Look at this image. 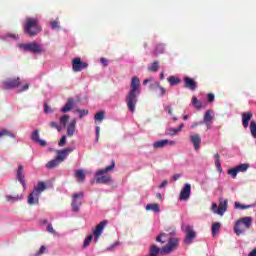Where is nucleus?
Masks as SVG:
<instances>
[{
	"instance_id": "a878e982",
	"label": "nucleus",
	"mask_w": 256,
	"mask_h": 256,
	"mask_svg": "<svg viewBox=\"0 0 256 256\" xmlns=\"http://www.w3.org/2000/svg\"><path fill=\"white\" fill-rule=\"evenodd\" d=\"M3 137H11L12 139H15L16 134L12 133L11 131L7 129L0 130V139H3Z\"/></svg>"
},
{
	"instance_id": "9d476101",
	"label": "nucleus",
	"mask_w": 256,
	"mask_h": 256,
	"mask_svg": "<svg viewBox=\"0 0 256 256\" xmlns=\"http://www.w3.org/2000/svg\"><path fill=\"white\" fill-rule=\"evenodd\" d=\"M213 119H215L213 110H207L203 116L202 123L206 125L207 129H211V127H213Z\"/></svg>"
},
{
	"instance_id": "6e6552de",
	"label": "nucleus",
	"mask_w": 256,
	"mask_h": 256,
	"mask_svg": "<svg viewBox=\"0 0 256 256\" xmlns=\"http://www.w3.org/2000/svg\"><path fill=\"white\" fill-rule=\"evenodd\" d=\"M21 85V78H8L2 83V89H15Z\"/></svg>"
},
{
	"instance_id": "680f3d73",
	"label": "nucleus",
	"mask_w": 256,
	"mask_h": 256,
	"mask_svg": "<svg viewBox=\"0 0 256 256\" xmlns=\"http://www.w3.org/2000/svg\"><path fill=\"white\" fill-rule=\"evenodd\" d=\"M248 256H256V248L253 249L249 254Z\"/></svg>"
},
{
	"instance_id": "37998d69",
	"label": "nucleus",
	"mask_w": 256,
	"mask_h": 256,
	"mask_svg": "<svg viewBox=\"0 0 256 256\" xmlns=\"http://www.w3.org/2000/svg\"><path fill=\"white\" fill-rule=\"evenodd\" d=\"M67 121H69V115H64L60 118V123L64 125V127L67 125Z\"/></svg>"
},
{
	"instance_id": "603ef678",
	"label": "nucleus",
	"mask_w": 256,
	"mask_h": 256,
	"mask_svg": "<svg viewBox=\"0 0 256 256\" xmlns=\"http://www.w3.org/2000/svg\"><path fill=\"white\" fill-rule=\"evenodd\" d=\"M52 29H59V22L53 21L50 23Z\"/></svg>"
},
{
	"instance_id": "1a4fd4ad",
	"label": "nucleus",
	"mask_w": 256,
	"mask_h": 256,
	"mask_svg": "<svg viewBox=\"0 0 256 256\" xmlns=\"http://www.w3.org/2000/svg\"><path fill=\"white\" fill-rule=\"evenodd\" d=\"M87 67H89V64L81 61V58H74L72 60V69L74 73H79L80 71H83V69H87Z\"/></svg>"
},
{
	"instance_id": "a18cd8bd",
	"label": "nucleus",
	"mask_w": 256,
	"mask_h": 256,
	"mask_svg": "<svg viewBox=\"0 0 256 256\" xmlns=\"http://www.w3.org/2000/svg\"><path fill=\"white\" fill-rule=\"evenodd\" d=\"M47 251V247L41 246L40 249L36 252L35 256H41Z\"/></svg>"
},
{
	"instance_id": "de8ad7c7",
	"label": "nucleus",
	"mask_w": 256,
	"mask_h": 256,
	"mask_svg": "<svg viewBox=\"0 0 256 256\" xmlns=\"http://www.w3.org/2000/svg\"><path fill=\"white\" fill-rule=\"evenodd\" d=\"M207 101L208 103H213V101H215V95L213 93H208Z\"/></svg>"
},
{
	"instance_id": "a19ab883",
	"label": "nucleus",
	"mask_w": 256,
	"mask_h": 256,
	"mask_svg": "<svg viewBox=\"0 0 256 256\" xmlns=\"http://www.w3.org/2000/svg\"><path fill=\"white\" fill-rule=\"evenodd\" d=\"M164 52H165V45L158 44L156 46L155 55H161V53H164Z\"/></svg>"
},
{
	"instance_id": "2eb2a0df",
	"label": "nucleus",
	"mask_w": 256,
	"mask_h": 256,
	"mask_svg": "<svg viewBox=\"0 0 256 256\" xmlns=\"http://www.w3.org/2000/svg\"><path fill=\"white\" fill-rule=\"evenodd\" d=\"M16 179L21 183L23 189H27V183L25 182V175L23 174V165H18V170L16 172Z\"/></svg>"
},
{
	"instance_id": "393cba45",
	"label": "nucleus",
	"mask_w": 256,
	"mask_h": 256,
	"mask_svg": "<svg viewBox=\"0 0 256 256\" xmlns=\"http://www.w3.org/2000/svg\"><path fill=\"white\" fill-rule=\"evenodd\" d=\"M192 105L195 109H197V111H200V109H205V105H203V102L197 99V97L195 96L192 97Z\"/></svg>"
},
{
	"instance_id": "ddd939ff",
	"label": "nucleus",
	"mask_w": 256,
	"mask_h": 256,
	"mask_svg": "<svg viewBox=\"0 0 256 256\" xmlns=\"http://www.w3.org/2000/svg\"><path fill=\"white\" fill-rule=\"evenodd\" d=\"M108 223L109 222L107 220H103L93 230V235H94L95 241H98L99 237H101V234L103 233V229H105V227H107Z\"/></svg>"
},
{
	"instance_id": "f03ea898",
	"label": "nucleus",
	"mask_w": 256,
	"mask_h": 256,
	"mask_svg": "<svg viewBox=\"0 0 256 256\" xmlns=\"http://www.w3.org/2000/svg\"><path fill=\"white\" fill-rule=\"evenodd\" d=\"M113 169H115V160H112L111 165L107 166L106 168L96 171L95 173L96 183L101 185H107L108 183H111L112 181L111 175H105V173H111Z\"/></svg>"
},
{
	"instance_id": "412c9836",
	"label": "nucleus",
	"mask_w": 256,
	"mask_h": 256,
	"mask_svg": "<svg viewBox=\"0 0 256 256\" xmlns=\"http://www.w3.org/2000/svg\"><path fill=\"white\" fill-rule=\"evenodd\" d=\"M31 139L32 141H34L35 143H39V145L41 147H45L47 145V142L45 140H41L39 138V130H35L33 133H32V136H31Z\"/></svg>"
},
{
	"instance_id": "423d86ee",
	"label": "nucleus",
	"mask_w": 256,
	"mask_h": 256,
	"mask_svg": "<svg viewBox=\"0 0 256 256\" xmlns=\"http://www.w3.org/2000/svg\"><path fill=\"white\" fill-rule=\"evenodd\" d=\"M18 47L23 49V51H28L29 53H34V55H39V53H43L44 49L37 42H31L27 44H18Z\"/></svg>"
},
{
	"instance_id": "9b49d317",
	"label": "nucleus",
	"mask_w": 256,
	"mask_h": 256,
	"mask_svg": "<svg viewBox=\"0 0 256 256\" xmlns=\"http://www.w3.org/2000/svg\"><path fill=\"white\" fill-rule=\"evenodd\" d=\"M249 169V164H240L235 168L228 170V175H231L232 179L237 177V173H245Z\"/></svg>"
},
{
	"instance_id": "774afa93",
	"label": "nucleus",
	"mask_w": 256,
	"mask_h": 256,
	"mask_svg": "<svg viewBox=\"0 0 256 256\" xmlns=\"http://www.w3.org/2000/svg\"><path fill=\"white\" fill-rule=\"evenodd\" d=\"M156 197H157V199H162L163 196L161 195V193H157Z\"/></svg>"
},
{
	"instance_id": "69168bd1",
	"label": "nucleus",
	"mask_w": 256,
	"mask_h": 256,
	"mask_svg": "<svg viewBox=\"0 0 256 256\" xmlns=\"http://www.w3.org/2000/svg\"><path fill=\"white\" fill-rule=\"evenodd\" d=\"M160 79H161V81H163L165 79V73L161 72Z\"/></svg>"
},
{
	"instance_id": "4be33fe9",
	"label": "nucleus",
	"mask_w": 256,
	"mask_h": 256,
	"mask_svg": "<svg viewBox=\"0 0 256 256\" xmlns=\"http://www.w3.org/2000/svg\"><path fill=\"white\" fill-rule=\"evenodd\" d=\"M77 127V120L76 119H73L68 127H67V135L68 137H73V135H75V129Z\"/></svg>"
},
{
	"instance_id": "5fc2aeb1",
	"label": "nucleus",
	"mask_w": 256,
	"mask_h": 256,
	"mask_svg": "<svg viewBox=\"0 0 256 256\" xmlns=\"http://www.w3.org/2000/svg\"><path fill=\"white\" fill-rule=\"evenodd\" d=\"M100 131H101V128L99 126H96V142H99Z\"/></svg>"
},
{
	"instance_id": "cd10ccee",
	"label": "nucleus",
	"mask_w": 256,
	"mask_h": 256,
	"mask_svg": "<svg viewBox=\"0 0 256 256\" xmlns=\"http://www.w3.org/2000/svg\"><path fill=\"white\" fill-rule=\"evenodd\" d=\"M214 160L217 171H223V167L221 166V156L219 155V153L214 155Z\"/></svg>"
},
{
	"instance_id": "2f4dec72",
	"label": "nucleus",
	"mask_w": 256,
	"mask_h": 256,
	"mask_svg": "<svg viewBox=\"0 0 256 256\" xmlns=\"http://www.w3.org/2000/svg\"><path fill=\"white\" fill-rule=\"evenodd\" d=\"M168 83L172 86L175 87V85H179L181 83V79L175 77V76H170L167 78Z\"/></svg>"
},
{
	"instance_id": "bf43d9fd",
	"label": "nucleus",
	"mask_w": 256,
	"mask_h": 256,
	"mask_svg": "<svg viewBox=\"0 0 256 256\" xmlns=\"http://www.w3.org/2000/svg\"><path fill=\"white\" fill-rule=\"evenodd\" d=\"M180 178H181V174H174L172 176L173 181H178V179H180Z\"/></svg>"
},
{
	"instance_id": "8fccbe9b",
	"label": "nucleus",
	"mask_w": 256,
	"mask_h": 256,
	"mask_svg": "<svg viewBox=\"0 0 256 256\" xmlns=\"http://www.w3.org/2000/svg\"><path fill=\"white\" fill-rule=\"evenodd\" d=\"M100 63H102L104 67H107L109 65V61L107 60V58H100Z\"/></svg>"
},
{
	"instance_id": "3c124183",
	"label": "nucleus",
	"mask_w": 256,
	"mask_h": 256,
	"mask_svg": "<svg viewBox=\"0 0 256 256\" xmlns=\"http://www.w3.org/2000/svg\"><path fill=\"white\" fill-rule=\"evenodd\" d=\"M47 231H48V233L55 234V229L53 228V225H51V224H48Z\"/></svg>"
},
{
	"instance_id": "72a5a7b5",
	"label": "nucleus",
	"mask_w": 256,
	"mask_h": 256,
	"mask_svg": "<svg viewBox=\"0 0 256 256\" xmlns=\"http://www.w3.org/2000/svg\"><path fill=\"white\" fill-rule=\"evenodd\" d=\"M75 177L78 179L79 183H83V181H85V172H83V170H76Z\"/></svg>"
},
{
	"instance_id": "6e6d98bb",
	"label": "nucleus",
	"mask_w": 256,
	"mask_h": 256,
	"mask_svg": "<svg viewBox=\"0 0 256 256\" xmlns=\"http://www.w3.org/2000/svg\"><path fill=\"white\" fill-rule=\"evenodd\" d=\"M199 125H203V121L194 122L191 127H192V129H195V127H199Z\"/></svg>"
},
{
	"instance_id": "338daca9",
	"label": "nucleus",
	"mask_w": 256,
	"mask_h": 256,
	"mask_svg": "<svg viewBox=\"0 0 256 256\" xmlns=\"http://www.w3.org/2000/svg\"><path fill=\"white\" fill-rule=\"evenodd\" d=\"M8 37L12 38V39H16L17 37L15 36V34H8Z\"/></svg>"
},
{
	"instance_id": "bb28decb",
	"label": "nucleus",
	"mask_w": 256,
	"mask_h": 256,
	"mask_svg": "<svg viewBox=\"0 0 256 256\" xmlns=\"http://www.w3.org/2000/svg\"><path fill=\"white\" fill-rule=\"evenodd\" d=\"M253 207H255V204L243 205V204H240L239 202L234 203V208L240 209L241 211H243L245 209H253Z\"/></svg>"
},
{
	"instance_id": "ea45409f",
	"label": "nucleus",
	"mask_w": 256,
	"mask_h": 256,
	"mask_svg": "<svg viewBox=\"0 0 256 256\" xmlns=\"http://www.w3.org/2000/svg\"><path fill=\"white\" fill-rule=\"evenodd\" d=\"M91 241H93V235H88L85 240H84V243H83V248H87L89 247V245H91Z\"/></svg>"
},
{
	"instance_id": "c9c22d12",
	"label": "nucleus",
	"mask_w": 256,
	"mask_h": 256,
	"mask_svg": "<svg viewBox=\"0 0 256 256\" xmlns=\"http://www.w3.org/2000/svg\"><path fill=\"white\" fill-rule=\"evenodd\" d=\"M148 71H151L152 73H157V71H159V62L154 61L152 65L148 67Z\"/></svg>"
},
{
	"instance_id": "473e14b6",
	"label": "nucleus",
	"mask_w": 256,
	"mask_h": 256,
	"mask_svg": "<svg viewBox=\"0 0 256 256\" xmlns=\"http://www.w3.org/2000/svg\"><path fill=\"white\" fill-rule=\"evenodd\" d=\"M61 162L56 158V159H53L51 161H49L47 164H46V168L47 169H55V167H58V165L60 164Z\"/></svg>"
},
{
	"instance_id": "f704fd0d",
	"label": "nucleus",
	"mask_w": 256,
	"mask_h": 256,
	"mask_svg": "<svg viewBox=\"0 0 256 256\" xmlns=\"http://www.w3.org/2000/svg\"><path fill=\"white\" fill-rule=\"evenodd\" d=\"M183 127H185V124H180L179 127L177 129H174V128H170L168 129L169 133L168 135H177V133H179L180 131H183Z\"/></svg>"
},
{
	"instance_id": "4c0bfd02",
	"label": "nucleus",
	"mask_w": 256,
	"mask_h": 256,
	"mask_svg": "<svg viewBox=\"0 0 256 256\" xmlns=\"http://www.w3.org/2000/svg\"><path fill=\"white\" fill-rule=\"evenodd\" d=\"M250 132L254 139H256V122L255 120H251L250 122Z\"/></svg>"
},
{
	"instance_id": "0eeeda50",
	"label": "nucleus",
	"mask_w": 256,
	"mask_h": 256,
	"mask_svg": "<svg viewBox=\"0 0 256 256\" xmlns=\"http://www.w3.org/2000/svg\"><path fill=\"white\" fill-rule=\"evenodd\" d=\"M82 199H83V192L76 193L72 196L71 206H72V211H74L75 213H77V211H79V207L83 205Z\"/></svg>"
},
{
	"instance_id": "c756f323",
	"label": "nucleus",
	"mask_w": 256,
	"mask_h": 256,
	"mask_svg": "<svg viewBox=\"0 0 256 256\" xmlns=\"http://www.w3.org/2000/svg\"><path fill=\"white\" fill-rule=\"evenodd\" d=\"M168 144H169V140H160V141L154 142L153 147H154V149H161V148L165 147V145H168Z\"/></svg>"
},
{
	"instance_id": "b1692460",
	"label": "nucleus",
	"mask_w": 256,
	"mask_h": 256,
	"mask_svg": "<svg viewBox=\"0 0 256 256\" xmlns=\"http://www.w3.org/2000/svg\"><path fill=\"white\" fill-rule=\"evenodd\" d=\"M73 105H75V100H73V98H68L65 106L61 110V113H68V111L73 109Z\"/></svg>"
},
{
	"instance_id": "864d4df0",
	"label": "nucleus",
	"mask_w": 256,
	"mask_h": 256,
	"mask_svg": "<svg viewBox=\"0 0 256 256\" xmlns=\"http://www.w3.org/2000/svg\"><path fill=\"white\" fill-rule=\"evenodd\" d=\"M159 91H160L161 97H163V95L167 93V89L163 88L162 86H159Z\"/></svg>"
},
{
	"instance_id": "f8f14e48",
	"label": "nucleus",
	"mask_w": 256,
	"mask_h": 256,
	"mask_svg": "<svg viewBox=\"0 0 256 256\" xmlns=\"http://www.w3.org/2000/svg\"><path fill=\"white\" fill-rule=\"evenodd\" d=\"M191 197V184L186 183L180 191V201H187Z\"/></svg>"
},
{
	"instance_id": "e2e57ef3",
	"label": "nucleus",
	"mask_w": 256,
	"mask_h": 256,
	"mask_svg": "<svg viewBox=\"0 0 256 256\" xmlns=\"http://www.w3.org/2000/svg\"><path fill=\"white\" fill-rule=\"evenodd\" d=\"M167 111L169 115H173V110L171 109V107H167Z\"/></svg>"
},
{
	"instance_id": "58836bf2",
	"label": "nucleus",
	"mask_w": 256,
	"mask_h": 256,
	"mask_svg": "<svg viewBox=\"0 0 256 256\" xmlns=\"http://www.w3.org/2000/svg\"><path fill=\"white\" fill-rule=\"evenodd\" d=\"M94 119L95 121H103V119H105V111L102 110L96 113Z\"/></svg>"
},
{
	"instance_id": "052dcab7",
	"label": "nucleus",
	"mask_w": 256,
	"mask_h": 256,
	"mask_svg": "<svg viewBox=\"0 0 256 256\" xmlns=\"http://www.w3.org/2000/svg\"><path fill=\"white\" fill-rule=\"evenodd\" d=\"M167 180H164L161 184H160V186H159V189H163V187H167Z\"/></svg>"
},
{
	"instance_id": "0e129e2a",
	"label": "nucleus",
	"mask_w": 256,
	"mask_h": 256,
	"mask_svg": "<svg viewBox=\"0 0 256 256\" xmlns=\"http://www.w3.org/2000/svg\"><path fill=\"white\" fill-rule=\"evenodd\" d=\"M147 83H151V79H145V80L143 81V85H147Z\"/></svg>"
},
{
	"instance_id": "4468645a",
	"label": "nucleus",
	"mask_w": 256,
	"mask_h": 256,
	"mask_svg": "<svg viewBox=\"0 0 256 256\" xmlns=\"http://www.w3.org/2000/svg\"><path fill=\"white\" fill-rule=\"evenodd\" d=\"M74 149L71 147L65 148L63 150H58L57 151V157L56 159L60 162L63 163L65 159H67L69 153H73Z\"/></svg>"
},
{
	"instance_id": "7ed1b4c3",
	"label": "nucleus",
	"mask_w": 256,
	"mask_h": 256,
	"mask_svg": "<svg viewBox=\"0 0 256 256\" xmlns=\"http://www.w3.org/2000/svg\"><path fill=\"white\" fill-rule=\"evenodd\" d=\"M43 31L41 25H39V20L36 18H27L24 24V33L29 37H35Z\"/></svg>"
},
{
	"instance_id": "7c9ffc66",
	"label": "nucleus",
	"mask_w": 256,
	"mask_h": 256,
	"mask_svg": "<svg viewBox=\"0 0 256 256\" xmlns=\"http://www.w3.org/2000/svg\"><path fill=\"white\" fill-rule=\"evenodd\" d=\"M21 199H23V195H16V196L6 195V200L9 203H15L17 201H21Z\"/></svg>"
},
{
	"instance_id": "79ce46f5",
	"label": "nucleus",
	"mask_w": 256,
	"mask_h": 256,
	"mask_svg": "<svg viewBox=\"0 0 256 256\" xmlns=\"http://www.w3.org/2000/svg\"><path fill=\"white\" fill-rule=\"evenodd\" d=\"M77 113H79V119H83V117L89 115V110L78 109Z\"/></svg>"
},
{
	"instance_id": "5701e85b",
	"label": "nucleus",
	"mask_w": 256,
	"mask_h": 256,
	"mask_svg": "<svg viewBox=\"0 0 256 256\" xmlns=\"http://www.w3.org/2000/svg\"><path fill=\"white\" fill-rule=\"evenodd\" d=\"M170 239H179V238H168L165 233H161L156 237V242L161 243V245H165L166 243H168L167 245H169Z\"/></svg>"
},
{
	"instance_id": "20e7f679",
	"label": "nucleus",
	"mask_w": 256,
	"mask_h": 256,
	"mask_svg": "<svg viewBox=\"0 0 256 256\" xmlns=\"http://www.w3.org/2000/svg\"><path fill=\"white\" fill-rule=\"evenodd\" d=\"M251 223H253V218L249 216L238 219L234 225L235 235L238 237L243 235L247 229H251Z\"/></svg>"
},
{
	"instance_id": "6ab92c4d",
	"label": "nucleus",
	"mask_w": 256,
	"mask_h": 256,
	"mask_svg": "<svg viewBox=\"0 0 256 256\" xmlns=\"http://www.w3.org/2000/svg\"><path fill=\"white\" fill-rule=\"evenodd\" d=\"M190 142L193 144L195 151L201 149V136L199 134L190 136Z\"/></svg>"
},
{
	"instance_id": "a211bd4d",
	"label": "nucleus",
	"mask_w": 256,
	"mask_h": 256,
	"mask_svg": "<svg viewBox=\"0 0 256 256\" xmlns=\"http://www.w3.org/2000/svg\"><path fill=\"white\" fill-rule=\"evenodd\" d=\"M185 232H186L185 243H187L189 245L192 243L193 239H195V237H197V234L194 232V230H193V228H191V226H186Z\"/></svg>"
},
{
	"instance_id": "39448f33",
	"label": "nucleus",
	"mask_w": 256,
	"mask_h": 256,
	"mask_svg": "<svg viewBox=\"0 0 256 256\" xmlns=\"http://www.w3.org/2000/svg\"><path fill=\"white\" fill-rule=\"evenodd\" d=\"M46 189L47 185H45V182H38L37 186L28 195V205H39V197H41V193Z\"/></svg>"
},
{
	"instance_id": "f257e3e1",
	"label": "nucleus",
	"mask_w": 256,
	"mask_h": 256,
	"mask_svg": "<svg viewBox=\"0 0 256 256\" xmlns=\"http://www.w3.org/2000/svg\"><path fill=\"white\" fill-rule=\"evenodd\" d=\"M139 95H141V80L134 76L131 79L130 90L126 95V104L131 113H135V105H137Z\"/></svg>"
},
{
	"instance_id": "09e8293b",
	"label": "nucleus",
	"mask_w": 256,
	"mask_h": 256,
	"mask_svg": "<svg viewBox=\"0 0 256 256\" xmlns=\"http://www.w3.org/2000/svg\"><path fill=\"white\" fill-rule=\"evenodd\" d=\"M44 113H53V109L47 103L44 104Z\"/></svg>"
},
{
	"instance_id": "4d7b16f0",
	"label": "nucleus",
	"mask_w": 256,
	"mask_h": 256,
	"mask_svg": "<svg viewBox=\"0 0 256 256\" xmlns=\"http://www.w3.org/2000/svg\"><path fill=\"white\" fill-rule=\"evenodd\" d=\"M29 89V84H26V85H24L20 90H19V92L20 93H23V91H27Z\"/></svg>"
},
{
	"instance_id": "13d9d810",
	"label": "nucleus",
	"mask_w": 256,
	"mask_h": 256,
	"mask_svg": "<svg viewBox=\"0 0 256 256\" xmlns=\"http://www.w3.org/2000/svg\"><path fill=\"white\" fill-rule=\"evenodd\" d=\"M211 210L213 211V213H217V203H212Z\"/></svg>"
},
{
	"instance_id": "49530a36",
	"label": "nucleus",
	"mask_w": 256,
	"mask_h": 256,
	"mask_svg": "<svg viewBox=\"0 0 256 256\" xmlns=\"http://www.w3.org/2000/svg\"><path fill=\"white\" fill-rule=\"evenodd\" d=\"M67 143V137L66 136H62L58 145L59 147H65V144Z\"/></svg>"
},
{
	"instance_id": "dca6fc26",
	"label": "nucleus",
	"mask_w": 256,
	"mask_h": 256,
	"mask_svg": "<svg viewBox=\"0 0 256 256\" xmlns=\"http://www.w3.org/2000/svg\"><path fill=\"white\" fill-rule=\"evenodd\" d=\"M228 203L229 201L227 199L220 198L216 214L221 216L225 215V212L227 211Z\"/></svg>"
},
{
	"instance_id": "e433bc0d",
	"label": "nucleus",
	"mask_w": 256,
	"mask_h": 256,
	"mask_svg": "<svg viewBox=\"0 0 256 256\" xmlns=\"http://www.w3.org/2000/svg\"><path fill=\"white\" fill-rule=\"evenodd\" d=\"M219 229H221V223L215 222L212 224V235L215 236L219 233Z\"/></svg>"
},
{
	"instance_id": "c03bdc74",
	"label": "nucleus",
	"mask_w": 256,
	"mask_h": 256,
	"mask_svg": "<svg viewBox=\"0 0 256 256\" xmlns=\"http://www.w3.org/2000/svg\"><path fill=\"white\" fill-rule=\"evenodd\" d=\"M50 127L52 129H57L58 131H61V129H63L57 122H50Z\"/></svg>"
},
{
	"instance_id": "c85d7f7f",
	"label": "nucleus",
	"mask_w": 256,
	"mask_h": 256,
	"mask_svg": "<svg viewBox=\"0 0 256 256\" xmlns=\"http://www.w3.org/2000/svg\"><path fill=\"white\" fill-rule=\"evenodd\" d=\"M146 211H153L154 213H159V211L161 210L159 208V204L153 203V204L146 205Z\"/></svg>"
},
{
	"instance_id": "aec40b11",
	"label": "nucleus",
	"mask_w": 256,
	"mask_h": 256,
	"mask_svg": "<svg viewBox=\"0 0 256 256\" xmlns=\"http://www.w3.org/2000/svg\"><path fill=\"white\" fill-rule=\"evenodd\" d=\"M253 118V113L251 112H245L242 114V125L244 129H247L249 127V122Z\"/></svg>"
},
{
	"instance_id": "f3484780",
	"label": "nucleus",
	"mask_w": 256,
	"mask_h": 256,
	"mask_svg": "<svg viewBox=\"0 0 256 256\" xmlns=\"http://www.w3.org/2000/svg\"><path fill=\"white\" fill-rule=\"evenodd\" d=\"M184 87L185 89H189L190 91H195L197 89V81L190 77H184Z\"/></svg>"
}]
</instances>
